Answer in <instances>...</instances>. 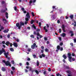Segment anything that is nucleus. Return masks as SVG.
<instances>
[{"mask_svg": "<svg viewBox=\"0 0 76 76\" xmlns=\"http://www.w3.org/2000/svg\"><path fill=\"white\" fill-rule=\"evenodd\" d=\"M2 61L4 63H5V65L7 66H9L10 67H11V66H12L11 64L10 63V62H9V61H7L6 62L5 60H2Z\"/></svg>", "mask_w": 76, "mask_h": 76, "instance_id": "1", "label": "nucleus"}, {"mask_svg": "<svg viewBox=\"0 0 76 76\" xmlns=\"http://www.w3.org/2000/svg\"><path fill=\"white\" fill-rule=\"evenodd\" d=\"M31 47L32 49H34L35 48H37L38 47V46L37 45L36 46V43H34L33 44V45H32L31 46Z\"/></svg>", "mask_w": 76, "mask_h": 76, "instance_id": "2", "label": "nucleus"}, {"mask_svg": "<svg viewBox=\"0 0 76 76\" xmlns=\"http://www.w3.org/2000/svg\"><path fill=\"white\" fill-rule=\"evenodd\" d=\"M16 26L17 27H18V29H20V23H16Z\"/></svg>", "mask_w": 76, "mask_h": 76, "instance_id": "3", "label": "nucleus"}, {"mask_svg": "<svg viewBox=\"0 0 76 76\" xmlns=\"http://www.w3.org/2000/svg\"><path fill=\"white\" fill-rule=\"evenodd\" d=\"M5 44L7 46H9V44H10V47H12V43H10V42H7Z\"/></svg>", "mask_w": 76, "mask_h": 76, "instance_id": "4", "label": "nucleus"}, {"mask_svg": "<svg viewBox=\"0 0 76 76\" xmlns=\"http://www.w3.org/2000/svg\"><path fill=\"white\" fill-rule=\"evenodd\" d=\"M72 22L74 23H72V25H74V26L75 27L76 26V21L75 20H72Z\"/></svg>", "mask_w": 76, "mask_h": 76, "instance_id": "5", "label": "nucleus"}, {"mask_svg": "<svg viewBox=\"0 0 76 76\" xmlns=\"http://www.w3.org/2000/svg\"><path fill=\"white\" fill-rule=\"evenodd\" d=\"M61 28H62V30L63 31V32H65L66 30H65V26L64 24L62 25V27Z\"/></svg>", "mask_w": 76, "mask_h": 76, "instance_id": "6", "label": "nucleus"}, {"mask_svg": "<svg viewBox=\"0 0 76 76\" xmlns=\"http://www.w3.org/2000/svg\"><path fill=\"white\" fill-rule=\"evenodd\" d=\"M45 57V55L44 54H42V55H40L39 57L40 58H42L43 57Z\"/></svg>", "mask_w": 76, "mask_h": 76, "instance_id": "7", "label": "nucleus"}, {"mask_svg": "<svg viewBox=\"0 0 76 76\" xmlns=\"http://www.w3.org/2000/svg\"><path fill=\"white\" fill-rule=\"evenodd\" d=\"M26 16L27 18H28L29 19H30V15H29V13L28 12L26 15Z\"/></svg>", "mask_w": 76, "mask_h": 76, "instance_id": "8", "label": "nucleus"}, {"mask_svg": "<svg viewBox=\"0 0 76 76\" xmlns=\"http://www.w3.org/2000/svg\"><path fill=\"white\" fill-rule=\"evenodd\" d=\"M4 54L6 58H8V55H9V52H7V53H4Z\"/></svg>", "mask_w": 76, "mask_h": 76, "instance_id": "9", "label": "nucleus"}, {"mask_svg": "<svg viewBox=\"0 0 76 76\" xmlns=\"http://www.w3.org/2000/svg\"><path fill=\"white\" fill-rule=\"evenodd\" d=\"M20 27L21 28L22 27V26H24V23L23 22H22V21H21L20 23Z\"/></svg>", "mask_w": 76, "mask_h": 76, "instance_id": "10", "label": "nucleus"}, {"mask_svg": "<svg viewBox=\"0 0 76 76\" xmlns=\"http://www.w3.org/2000/svg\"><path fill=\"white\" fill-rule=\"evenodd\" d=\"M13 45L15 47H17L18 46V44H17V43L16 42H14L13 43Z\"/></svg>", "mask_w": 76, "mask_h": 76, "instance_id": "11", "label": "nucleus"}, {"mask_svg": "<svg viewBox=\"0 0 76 76\" xmlns=\"http://www.w3.org/2000/svg\"><path fill=\"white\" fill-rule=\"evenodd\" d=\"M43 29L44 31H45V32H48V30L47 29H46V26L44 27Z\"/></svg>", "mask_w": 76, "mask_h": 76, "instance_id": "12", "label": "nucleus"}, {"mask_svg": "<svg viewBox=\"0 0 76 76\" xmlns=\"http://www.w3.org/2000/svg\"><path fill=\"white\" fill-rule=\"evenodd\" d=\"M1 70L3 72L6 71V68L5 67H2L1 68Z\"/></svg>", "mask_w": 76, "mask_h": 76, "instance_id": "13", "label": "nucleus"}, {"mask_svg": "<svg viewBox=\"0 0 76 76\" xmlns=\"http://www.w3.org/2000/svg\"><path fill=\"white\" fill-rule=\"evenodd\" d=\"M66 73H68V74H69L70 75H71L72 74V72L71 71H69V70H67L66 71Z\"/></svg>", "mask_w": 76, "mask_h": 76, "instance_id": "14", "label": "nucleus"}, {"mask_svg": "<svg viewBox=\"0 0 76 76\" xmlns=\"http://www.w3.org/2000/svg\"><path fill=\"white\" fill-rule=\"evenodd\" d=\"M62 57L64 59H66V58H67V56H66V55L65 54H64L63 55Z\"/></svg>", "mask_w": 76, "mask_h": 76, "instance_id": "15", "label": "nucleus"}, {"mask_svg": "<svg viewBox=\"0 0 76 76\" xmlns=\"http://www.w3.org/2000/svg\"><path fill=\"white\" fill-rule=\"evenodd\" d=\"M71 53H68V58H70L72 57V56H71Z\"/></svg>", "mask_w": 76, "mask_h": 76, "instance_id": "16", "label": "nucleus"}, {"mask_svg": "<svg viewBox=\"0 0 76 76\" xmlns=\"http://www.w3.org/2000/svg\"><path fill=\"white\" fill-rule=\"evenodd\" d=\"M2 20L3 21H5V22H4V24H5L6 23V22H7V21L6 19H4V18H3L2 19Z\"/></svg>", "mask_w": 76, "mask_h": 76, "instance_id": "17", "label": "nucleus"}, {"mask_svg": "<svg viewBox=\"0 0 76 76\" xmlns=\"http://www.w3.org/2000/svg\"><path fill=\"white\" fill-rule=\"evenodd\" d=\"M6 12V10H1V13H4V12Z\"/></svg>", "mask_w": 76, "mask_h": 76, "instance_id": "18", "label": "nucleus"}, {"mask_svg": "<svg viewBox=\"0 0 76 76\" xmlns=\"http://www.w3.org/2000/svg\"><path fill=\"white\" fill-rule=\"evenodd\" d=\"M8 31H9V30H5L3 32L4 33H7V32H8Z\"/></svg>", "mask_w": 76, "mask_h": 76, "instance_id": "19", "label": "nucleus"}, {"mask_svg": "<svg viewBox=\"0 0 76 76\" xmlns=\"http://www.w3.org/2000/svg\"><path fill=\"white\" fill-rule=\"evenodd\" d=\"M65 69L67 70H69L70 69V67H69V66H65Z\"/></svg>", "mask_w": 76, "mask_h": 76, "instance_id": "20", "label": "nucleus"}, {"mask_svg": "<svg viewBox=\"0 0 76 76\" xmlns=\"http://www.w3.org/2000/svg\"><path fill=\"white\" fill-rule=\"evenodd\" d=\"M70 18L71 19H73L74 16L73 15H71L70 16Z\"/></svg>", "mask_w": 76, "mask_h": 76, "instance_id": "21", "label": "nucleus"}, {"mask_svg": "<svg viewBox=\"0 0 76 76\" xmlns=\"http://www.w3.org/2000/svg\"><path fill=\"white\" fill-rule=\"evenodd\" d=\"M14 10L15 11H16V12L18 11V9H17V7H14Z\"/></svg>", "mask_w": 76, "mask_h": 76, "instance_id": "22", "label": "nucleus"}, {"mask_svg": "<svg viewBox=\"0 0 76 76\" xmlns=\"http://www.w3.org/2000/svg\"><path fill=\"white\" fill-rule=\"evenodd\" d=\"M32 28H34V29H36V26H35V24H33V25L32 26Z\"/></svg>", "mask_w": 76, "mask_h": 76, "instance_id": "23", "label": "nucleus"}, {"mask_svg": "<svg viewBox=\"0 0 76 76\" xmlns=\"http://www.w3.org/2000/svg\"><path fill=\"white\" fill-rule=\"evenodd\" d=\"M30 37L32 38H35V36H34V35L32 34H31L30 35Z\"/></svg>", "mask_w": 76, "mask_h": 76, "instance_id": "24", "label": "nucleus"}, {"mask_svg": "<svg viewBox=\"0 0 76 76\" xmlns=\"http://www.w3.org/2000/svg\"><path fill=\"white\" fill-rule=\"evenodd\" d=\"M37 66H39V61H37Z\"/></svg>", "mask_w": 76, "mask_h": 76, "instance_id": "25", "label": "nucleus"}, {"mask_svg": "<svg viewBox=\"0 0 76 76\" xmlns=\"http://www.w3.org/2000/svg\"><path fill=\"white\" fill-rule=\"evenodd\" d=\"M57 48L58 50H59L60 49V46L59 45H58L57 47Z\"/></svg>", "mask_w": 76, "mask_h": 76, "instance_id": "26", "label": "nucleus"}, {"mask_svg": "<svg viewBox=\"0 0 76 76\" xmlns=\"http://www.w3.org/2000/svg\"><path fill=\"white\" fill-rule=\"evenodd\" d=\"M10 51H14V49H13V48H10Z\"/></svg>", "mask_w": 76, "mask_h": 76, "instance_id": "27", "label": "nucleus"}, {"mask_svg": "<svg viewBox=\"0 0 76 76\" xmlns=\"http://www.w3.org/2000/svg\"><path fill=\"white\" fill-rule=\"evenodd\" d=\"M34 22V20H32L30 21L31 24H33Z\"/></svg>", "mask_w": 76, "mask_h": 76, "instance_id": "28", "label": "nucleus"}, {"mask_svg": "<svg viewBox=\"0 0 76 76\" xmlns=\"http://www.w3.org/2000/svg\"><path fill=\"white\" fill-rule=\"evenodd\" d=\"M70 45L71 46V47H72L73 48L74 45H73V43H70Z\"/></svg>", "mask_w": 76, "mask_h": 76, "instance_id": "29", "label": "nucleus"}, {"mask_svg": "<svg viewBox=\"0 0 76 76\" xmlns=\"http://www.w3.org/2000/svg\"><path fill=\"white\" fill-rule=\"evenodd\" d=\"M29 18H28V17H26V18H25V20L26 21H28V20H29Z\"/></svg>", "mask_w": 76, "mask_h": 76, "instance_id": "30", "label": "nucleus"}, {"mask_svg": "<svg viewBox=\"0 0 76 76\" xmlns=\"http://www.w3.org/2000/svg\"><path fill=\"white\" fill-rule=\"evenodd\" d=\"M52 7L53 10H54L55 9V10H56L57 9L56 8V7L55 6H53Z\"/></svg>", "mask_w": 76, "mask_h": 76, "instance_id": "31", "label": "nucleus"}, {"mask_svg": "<svg viewBox=\"0 0 76 76\" xmlns=\"http://www.w3.org/2000/svg\"><path fill=\"white\" fill-rule=\"evenodd\" d=\"M66 34L65 33H63L62 34V37H65V36H66Z\"/></svg>", "mask_w": 76, "mask_h": 76, "instance_id": "32", "label": "nucleus"}, {"mask_svg": "<svg viewBox=\"0 0 76 76\" xmlns=\"http://www.w3.org/2000/svg\"><path fill=\"white\" fill-rule=\"evenodd\" d=\"M69 58V61H70V62H72V57Z\"/></svg>", "mask_w": 76, "mask_h": 76, "instance_id": "33", "label": "nucleus"}, {"mask_svg": "<svg viewBox=\"0 0 76 76\" xmlns=\"http://www.w3.org/2000/svg\"><path fill=\"white\" fill-rule=\"evenodd\" d=\"M27 51H28V52H30V51H31V48H28Z\"/></svg>", "mask_w": 76, "mask_h": 76, "instance_id": "34", "label": "nucleus"}, {"mask_svg": "<svg viewBox=\"0 0 76 76\" xmlns=\"http://www.w3.org/2000/svg\"><path fill=\"white\" fill-rule=\"evenodd\" d=\"M33 56L34 57V58H37V56L35 55L34 54L33 55Z\"/></svg>", "mask_w": 76, "mask_h": 76, "instance_id": "35", "label": "nucleus"}, {"mask_svg": "<svg viewBox=\"0 0 76 76\" xmlns=\"http://www.w3.org/2000/svg\"><path fill=\"white\" fill-rule=\"evenodd\" d=\"M2 53L3 52H4V53L6 52V51H5V50H4V48H2Z\"/></svg>", "mask_w": 76, "mask_h": 76, "instance_id": "36", "label": "nucleus"}, {"mask_svg": "<svg viewBox=\"0 0 76 76\" xmlns=\"http://www.w3.org/2000/svg\"><path fill=\"white\" fill-rule=\"evenodd\" d=\"M35 72L36 73H37V74H39V72H38V71L37 70H35Z\"/></svg>", "mask_w": 76, "mask_h": 76, "instance_id": "37", "label": "nucleus"}, {"mask_svg": "<svg viewBox=\"0 0 76 76\" xmlns=\"http://www.w3.org/2000/svg\"><path fill=\"white\" fill-rule=\"evenodd\" d=\"M69 34H72L73 33V31L72 30H70L69 31Z\"/></svg>", "mask_w": 76, "mask_h": 76, "instance_id": "38", "label": "nucleus"}, {"mask_svg": "<svg viewBox=\"0 0 76 76\" xmlns=\"http://www.w3.org/2000/svg\"><path fill=\"white\" fill-rule=\"evenodd\" d=\"M11 63L12 64H15V61L13 60H12L11 61Z\"/></svg>", "mask_w": 76, "mask_h": 76, "instance_id": "39", "label": "nucleus"}, {"mask_svg": "<svg viewBox=\"0 0 76 76\" xmlns=\"http://www.w3.org/2000/svg\"><path fill=\"white\" fill-rule=\"evenodd\" d=\"M58 30H59V33H61V29L59 28V29Z\"/></svg>", "mask_w": 76, "mask_h": 76, "instance_id": "40", "label": "nucleus"}, {"mask_svg": "<svg viewBox=\"0 0 76 76\" xmlns=\"http://www.w3.org/2000/svg\"><path fill=\"white\" fill-rule=\"evenodd\" d=\"M31 14L32 16H35V14H34V12H32L31 13Z\"/></svg>", "mask_w": 76, "mask_h": 76, "instance_id": "41", "label": "nucleus"}, {"mask_svg": "<svg viewBox=\"0 0 76 76\" xmlns=\"http://www.w3.org/2000/svg\"><path fill=\"white\" fill-rule=\"evenodd\" d=\"M37 29L36 31L37 32H39L40 31V29L39 28H37Z\"/></svg>", "mask_w": 76, "mask_h": 76, "instance_id": "42", "label": "nucleus"}, {"mask_svg": "<svg viewBox=\"0 0 76 76\" xmlns=\"http://www.w3.org/2000/svg\"><path fill=\"white\" fill-rule=\"evenodd\" d=\"M63 45V42H61L60 44V46H62V45Z\"/></svg>", "mask_w": 76, "mask_h": 76, "instance_id": "43", "label": "nucleus"}, {"mask_svg": "<svg viewBox=\"0 0 76 76\" xmlns=\"http://www.w3.org/2000/svg\"><path fill=\"white\" fill-rule=\"evenodd\" d=\"M29 71H32V67H29Z\"/></svg>", "mask_w": 76, "mask_h": 76, "instance_id": "44", "label": "nucleus"}, {"mask_svg": "<svg viewBox=\"0 0 76 76\" xmlns=\"http://www.w3.org/2000/svg\"><path fill=\"white\" fill-rule=\"evenodd\" d=\"M72 61H74L75 60V58H72Z\"/></svg>", "mask_w": 76, "mask_h": 76, "instance_id": "45", "label": "nucleus"}, {"mask_svg": "<svg viewBox=\"0 0 76 76\" xmlns=\"http://www.w3.org/2000/svg\"><path fill=\"white\" fill-rule=\"evenodd\" d=\"M41 48L42 50H44V46H41Z\"/></svg>", "mask_w": 76, "mask_h": 76, "instance_id": "46", "label": "nucleus"}, {"mask_svg": "<svg viewBox=\"0 0 76 76\" xmlns=\"http://www.w3.org/2000/svg\"><path fill=\"white\" fill-rule=\"evenodd\" d=\"M36 34L37 36H39V35H39V32H38Z\"/></svg>", "mask_w": 76, "mask_h": 76, "instance_id": "47", "label": "nucleus"}, {"mask_svg": "<svg viewBox=\"0 0 76 76\" xmlns=\"http://www.w3.org/2000/svg\"><path fill=\"white\" fill-rule=\"evenodd\" d=\"M2 53H3V51H2V50H0V55H1Z\"/></svg>", "mask_w": 76, "mask_h": 76, "instance_id": "48", "label": "nucleus"}, {"mask_svg": "<svg viewBox=\"0 0 76 76\" xmlns=\"http://www.w3.org/2000/svg\"><path fill=\"white\" fill-rule=\"evenodd\" d=\"M26 64L27 66H29V62H26Z\"/></svg>", "mask_w": 76, "mask_h": 76, "instance_id": "49", "label": "nucleus"}, {"mask_svg": "<svg viewBox=\"0 0 76 76\" xmlns=\"http://www.w3.org/2000/svg\"><path fill=\"white\" fill-rule=\"evenodd\" d=\"M45 50V51H46V52H48V49L47 48H46Z\"/></svg>", "mask_w": 76, "mask_h": 76, "instance_id": "50", "label": "nucleus"}, {"mask_svg": "<svg viewBox=\"0 0 76 76\" xmlns=\"http://www.w3.org/2000/svg\"><path fill=\"white\" fill-rule=\"evenodd\" d=\"M56 76H60V74L59 73H58L56 74Z\"/></svg>", "mask_w": 76, "mask_h": 76, "instance_id": "51", "label": "nucleus"}, {"mask_svg": "<svg viewBox=\"0 0 76 76\" xmlns=\"http://www.w3.org/2000/svg\"><path fill=\"white\" fill-rule=\"evenodd\" d=\"M1 30H3V29H4V27H3V26H1Z\"/></svg>", "mask_w": 76, "mask_h": 76, "instance_id": "52", "label": "nucleus"}, {"mask_svg": "<svg viewBox=\"0 0 76 76\" xmlns=\"http://www.w3.org/2000/svg\"><path fill=\"white\" fill-rule=\"evenodd\" d=\"M12 70H15V67L13 66H12Z\"/></svg>", "mask_w": 76, "mask_h": 76, "instance_id": "53", "label": "nucleus"}, {"mask_svg": "<svg viewBox=\"0 0 76 76\" xmlns=\"http://www.w3.org/2000/svg\"><path fill=\"white\" fill-rule=\"evenodd\" d=\"M44 39L45 41H47L48 40L47 38L46 37H44Z\"/></svg>", "mask_w": 76, "mask_h": 76, "instance_id": "54", "label": "nucleus"}, {"mask_svg": "<svg viewBox=\"0 0 76 76\" xmlns=\"http://www.w3.org/2000/svg\"><path fill=\"white\" fill-rule=\"evenodd\" d=\"M4 3H5V2L4 1H2V2H1L2 4H4Z\"/></svg>", "mask_w": 76, "mask_h": 76, "instance_id": "55", "label": "nucleus"}, {"mask_svg": "<svg viewBox=\"0 0 76 76\" xmlns=\"http://www.w3.org/2000/svg\"><path fill=\"white\" fill-rule=\"evenodd\" d=\"M73 35H74V34L73 33H71V37H73Z\"/></svg>", "mask_w": 76, "mask_h": 76, "instance_id": "56", "label": "nucleus"}, {"mask_svg": "<svg viewBox=\"0 0 76 76\" xmlns=\"http://www.w3.org/2000/svg\"><path fill=\"white\" fill-rule=\"evenodd\" d=\"M48 72H51V68H49L48 69Z\"/></svg>", "mask_w": 76, "mask_h": 76, "instance_id": "57", "label": "nucleus"}, {"mask_svg": "<svg viewBox=\"0 0 76 76\" xmlns=\"http://www.w3.org/2000/svg\"><path fill=\"white\" fill-rule=\"evenodd\" d=\"M10 34H8L7 36V37H8V38H10Z\"/></svg>", "mask_w": 76, "mask_h": 76, "instance_id": "58", "label": "nucleus"}, {"mask_svg": "<svg viewBox=\"0 0 76 76\" xmlns=\"http://www.w3.org/2000/svg\"><path fill=\"white\" fill-rule=\"evenodd\" d=\"M63 47H61L60 48V51H63Z\"/></svg>", "mask_w": 76, "mask_h": 76, "instance_id": "59", "label": "nucleus"}, {"mask_svg": "<svg viewBox=\"0 0 76 76\" xmlns=\"http://www.w3.org/2000/svg\"><path fill=\"white\" fill-rule=\"evenodd\" d=\"M58 39L60 41H61V37H59Z\"/></svg>", "mask_w": 76, "mask_h": 76, "instance_id": "60", "label": "nucleus"}, {"mask_svg": "<svg viewBox=\"0 0 76 76\" xmlns=\"http://www.w3.org/2000/svg\"><path fill=\"white\" fill-rule=\"evenodd\" d=\"M2 43L3 44H5V41H3L2 42Z\"/></svg>", "mask_w": 76, "mask_h": 76, "instance_id": "61", "label": "nucleus"}, {"mask_svg": "<svg viewBox=\"0 0 76 76\" xmlns=\"http://www.w3.org/2000/svg\"><path fill=\"white\" fill-rule=\"evenodd\" d=\"M57 22L58 23H60V20H57Z\"/></svg>", "mask_w": 76, "mask_h": 76, "instance_id": "62", "label": "nucleus"}, {"mask_svg": "<svg viewBox=\"0 0 76 76\" xmlns=\"http://www.w3.org/2000/svg\"><path fill=\"white\" fill-rule=\"evenodd\" d=\"M21 10H22V11H24V10H25V9L23 8H21Z\"/></svg>", "mask_w": 76, "mask_h": 76, "instance_id": "63", "label": "nucleus"}, {"mask_svg": "<svg viewBox=\"0 0 76 76\" xmlns=\"http://www.w3.org/2000/svg\"><path fill=\"white\" fill-rule=\"evenodd\" d=\"M74 42L76 43V39H74Z\"/></svg>", "mask_w": 76, "mask_h": 76, "instance_id": "64", "label": "nucleus"}]
</instances>
